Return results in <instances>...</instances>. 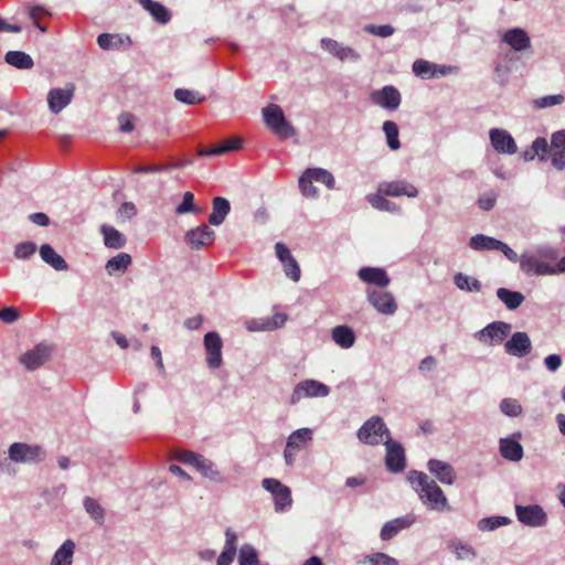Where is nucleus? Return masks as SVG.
<instances>
[{"label": "nucleus", "mask_w": 565, "mask_h": 565, "mask_svg": "<svg viewBox=\"0 0 565 565\" xmlns=\"http://www.w3.org/2000/svg\"><path fill=\"white\" fill-rule=\"evenodd\" d=\"M520 268L527 276L556 275V265H550L531 253H523L520 256Z\"/></svg>", "instance_id": "obj_5"}, {"label": "nucleus", "mask_w": 565, "mask_h": 565, "mask_svg": "<svg viewBox=\"0 0 565 565\" xmlns=\"http://www.w3.org/2000/svg\"><path fill=\"white\" fill-rule=\"evenodd\" d=\"M50 358V348L43 343L35 345L20 358V363L29 371L36 370Z\"/></svg>", "instance_id": "obj_14"}, {"label": "nucleus", "mask_w": 565, "mask_h": 565, "mask_svg": "<svg viewBox=\"0 0 565 565\" xmlns=\"http://www.w3.org/2000/svg\"><path fill=\"white\" fill-rule=\"evenodd\" d=\"M202 457H203L202 455L195 454V452L190 451V450L180 451L178 454V456H177V458L180 461H182L183 463L192 465L195 468L199 465V462H200Z\"/></svg>", "instance_id": "obj_64"}, {"label": "nucleus", "mask_w": 565, "mask_h": 565, "mask_svg": "<svg viewBox=\"0 0 565 565\" xmlns=\"http://www.w3.org/2000/svg\"><path fill=\"white\" fill-rule=\"evenodd\" d=\"M450 547L458 558H471L475 556L473 550L460 541L451 542Z\"/></svg>", "instance_id": "obj_61"}, {"label": "nucleus", "mask_w": 565, "mask_h": 565, "mask_svg": "<svg viewBox=\"0 0 565 565\" xmlns=\"http://www.w3.org/2000/svg\"><path fill=\"white\" fill-rule=\"evenodd\" d=\"M330 393L329 387L315 380H306L296 385L290 397L291 404H296L305 397H324Z\"/></svg>", "instance_id": "obj_6"}, {"label": "nucleus", "mask_w": 565, "mask_h": 565, "mask_svg": "<svg viewBox=\"0 0 565 565\" xmlns=\"http://www.w3.org/2000/svg\"><path fill=\"white\" fill-rule=\"evenodd\" d=\"M238 564L239 565H259L257 552L252 545L245 544L241 547L239 554H238Z\"/></svg>", "instance_id": "obj_45"}, {"label": "nucleus", "mask_w": 565, "mask_h": 565, "mask_svg": "<svg viewBox=\"0 0 565 565\" xmlns=\"http://www.w3.org/2000/svg\"><path fill=\"white\" fill-rule=\"evenodd\" d=\"M84 508L97 523L102 524L104 522L105 511L95 499L86 497L84 499Z\"/></svg>", "instance_id": "obj_42"}, {"label": "nucleus", "mask_w": 565, "mask_h": 565, "mask_svg": "<svg viewBox=\"0 0 565 565\" xmlns=\"http://www.w3.org/2000/svg\"><path fill=\"white\" fill-rule=\"evenodd\" d=\"M361 443L377 446L391 439V433L380 416H372L358 430Z\"/></svg>", "instance_id": "obj_2"}, {"label": "nucleus", "mask_w": 565, "mask_h": 565, "mask_svg": "<svg viewBox=\"0 0 565 565\" xmlns=\"http://www.w3.org/2000/svg\"><path fill=\"white\" fill-rule=\"evenodd\" d=\"M379 193L388 196H402L415 198L418 194L417 189L405 181H392L380 184Z\"/></svg>", "instance_id": "obj_21"}, {"label": "nucleus", "mask_w": 565, "mask_h": 565, "mask_svg": "<svg viewBox=\"0 0 565 565\" xmlns=\"http://www.w3.org/2000/svg\"><path fill=\"white\" fill-rule=\"evenodd\" d=\"M414 522V518L412 516H404V518H397L392 521L386 522L381 530V539L383 541H388L393 539L397 533L408 526L412 525Z\"/></svg>", "instance_id": "obj_28"}, {"label": "nucleus", "mask_w": 565, "mask_h": 565, "mask_svg": "<svg viewBox=\"0 0 565 565\" xmlns=\"http://www.w3.org/2000/svg\"><path fill=\"white\" fill-rule=\"evenodd\" d=\"M242 147V139L239 137H232L221 145L216 147H212L209 149L199 150V156L201 157H210V156H220L230 151L238 150Z\"/></svg>", "instance_id": "obj_29"}, {"label": "nucleus", "mask_w": 565, "mask_h": 565, "mask_svg": "<svg viewBox=\"0 0 565 565\" xmlns=\"http://www.w3.org/2000/svg\"><path fill=\"white\" fill-rule=\"evenodd\" d=\"M455 284L461 290L479 291L481 289V284L479 280L470 279L469 276L461 273L455 276Z\"/></svg>", "instance_id": "obj_49"}, {"label": "nucleus", "mask_w": 565, "mask_h": 565, "mask_svg": "<svg viewBox=\"0 0 565 565\" xmlns=\"http://www.w3.org/2000/svg\"><path fill=\"white\" fill-rule=\"evenodd\" d=\"M516 515L521 523L529 526H542L547 515L540 505L516 507Z\"/></svg>", "instance_id": "obj_15"}, {"label": "nucleus", "mask_w": 565, "mask_h": 565, "mask_svg": "<svg viewBox=\"0 0 565 565\" xmlns=\"http://www.w3.org/2000/svg\"><path fill=\"white\" fill-rule=\"evenodd\" d=\"M563 102H564V96H562V95H548V96H544V97L536 99L535 105L539 108H545V107L559 105Z\"/></svg>", "instance_id": "obj_63"}, {"label": "nucleus", "mask_w": 565, "mask_h": 565, "mask_svg": "<svg viewBox=\"0 0 565 565\" xmlns=\"http://www.w3.org/2000/svg\"><path fill=\"white\" fill-rule=\"evenodd\" d=\"M287 320L285 313H275L268 318H257L246 321L249 331H273L284 326Z\"/></svg>", "instance_id": "obj_20"}, {"label": "nucleus", "mask_w": 565, "mask_h": 565, "mask_svg": "<svg viewBox=\"0 0 565 565\" xmlns=\"http://www.w3.org/2000/svg\"><path fill=\"white\" fill-rule=\"evenodd\" d=\"M500 454L507 460L520 461L523 457V447L518 439L501 438Z\"/></svg>", "instance_id": "obj_27"}, {"label": "nucleus", "mask_w": 565, "mask_h": 565, "mask_svg": "<svg viewBox=\"0 0 565 565\" xmlns=\"http://www.w3.org/2000/svg\"><path fill=\"white\" fill-rule=\"evenodd\" d=\"M231 211L230 201L223 196H216L212 201V213L209 215V223L218 226L224 223Z\"/></svg>", "instance_id": "obj_25"}, {"label": "nucleus", "mask_w": 565, "mask_h": 565, "mask_svg": "<svg viewBox=\"0 0 565 565\" xmlns=\"http://www.w3.org/2000/svg\"><path fill=\"white\" fill-rule=\"evenodd\" d=\"M500 409L503 414L515 417L522 413V406L516 399L504 398L500 403Z\"/></svg>", "instance_id": "obj_52"}, {"label": "nucleus", "mask_w": 565, "mask_h": 565, "mask_svg": "<svg viewBox=\"0 0 565 565\" xmlns=\"http://www.w3.org/2000/svg\"><path fill=\"white\" fill-rule=\"evenodd\" d=\"M196 469L206 478L220 482L222 481V476L220 471L216 469L215 465L204 457L201 458Z\"/></svg>", "instance_id": "obj_41"}, {"label": "nucleus", "mask_w": 565, "mask_h": 565, "mask_svg": "<svg viewBox=\"0 0 565 565\" xmlns=\"http://www.w3.org/2000/svg\"><path fill=\"white\" fill-rule=\"evenodd\" d=\"M365 32L377 35L380 38H388L394 34L395 29L390 24H383V25H375V24H367L364 28Z\"/></svg>", "instance_id": "obj_57"}, {"label": "nucleus", "mask_w": 565, "mask_h": 565, "mask_svg": "<svg viewBox=\"0 0 565 565\" xmlns=\"http://www.w3.org/2000/svg\"><path fill=\"white\" fill-rule=\"evenodd\" d=\"M489 135L491 145L497 152L513 154L518 151L516 143L508 131L493 128Z\"/></svg>", "instance_id": "obj_16"}, {"label": "nucleus", "mask_w": 565, "mask_h": 565, "mask_svg": "<svg viewBox=\"0 0 565 565\" xmlns=\"http://www.w3.org/2000/svg\"><path fill=\"white\" fill-rule=\"evenodd\" d=\"M407 480L418 494L420 501L430 510L444 512L449 510L448 499L435 480L425 472L411 470Z\"/></svg>", "instance_id": "obj_1"}, {"label": "nucleus", "mask_w": 565, "mask_h": 565, "mask_svg": "<svg viewBox=\"0 0 565 565\" xmlns=\"http://www.w3.org/2000/svg\"><path fill=\"white\" fill-rule=\"evenodd\" d=\"M75 93V85L68 83L64 88H53L47 94V104L52 113L58 114L65 108L73 99Z\"/></svg>", "instance_id": "obj_10"}, {"label": "nucleus", "mask_w": 565, "mask_h": 565, "mask_svg": "<svg viewBox=\"0 0 565 565\" xmlns=\"http://www.w3.org/2000/svg\"><path fill=\"white\" fill-rule=\"evenodd\" d=\"M511 324L504 321H494L480 330L476 338L479 342L492 347L502 343L511 332Z\"/></svg>", "instance_id": "obj_4"}, {"label": "nucleus", "mask_w": 565, "mask_h": 565, "mask_svg": "<svg viewBox=\"0 0 565 565\" xmlns=\"http://www.w3.org/2000/svg\"><path fill=\"white\" fill-rule=\"evenodd\" d=\"M358 277L366 282L381 288L388 286L391 279L383 268L379 267H362L358 271Z\"/></svg>", "instance_id": "obj_24"}, {"label": "nucleus", "mask_w": 565, "mask_h": 565, "mask_svg": "<svg viewBox=\"0 0 565 565\" xmlns=\"http://www.w3.org/2000/svg\"><path fill=\"white\" fill-rule=\"evenodd\" d=\"M4 61L15 68L30 70L34 63L32 57L22 51H9L6 53Z\"/></svg>", "instance_id": "obj_36"}, {"label": "nucleus", "mask_w": 565, "mask_h": 565, "mask_svg": "<svg viewBox=\"0 0 565 565\" xmlns=\"http://www.w3.org/2000/svg\"><path fill=\"white\" fill-rule=\"evenodd\" d=\"M497 194L493 191L481 194L478 199V205L483 211H490L494 207Z\"/></svg>", "instance_id": "obj_62"}, {"label": "nucleus", "mask_w": 565, "mask_h": 565, "mask_svg": "<svg viewBox=\"0 0 565 565\" xmlns=\"http://www.w3.org/2000/svg\"><path fill=\"white\" fill-rule=\"evenodd\" d=\"M312 438V431L309 428H300L294 431L287 439L286 446L299 451Z\"/></svg>", "instance_id": "obj_39"}, {"label": "nucleus", "mask_w": 565, "mask_h": 565, "mask_svg": "<svg viewBox=\"0 0 565 565\" xmlns=\"http://www.w3.org/2000/svg\"><path fill=\"white\" fill-rule=\"evenodd\" d=\"M497 296L510 310L519 308L524 301V296L521 292L512 291L507 288H499Z\"/></svg>", "instance_id": "obj_37"}, {"label": "nucleus", "mask_w": 565, "mask_h": 565, "mask_svg": "<svg viewBox=\"0 0 565 565\" xmlns=\"http://www.w3.org/2000/svg\"><path fill=\"white\" fill-rule=\"evenodd\" d=\"M183 167L182 162L163 163V164H150V166H137L132 169L134 173H156L162 172L170 169H177Z\"/></svg>", "instance_id": "obj_47"}, {"label": "nucleus", "mask_w": 565, "mask_h": 565, "mask_svg": "<svg viewBox=\"0 0 565 565\" xmlns=\"http://www.w3.org/2000/svg\"><path fill=\"white\" fill-rule=\"evenodd\" d=\"M369 302L383 315H393L397 310V303L391 292L383 290H369Z\"/></svg>", "instance_id": "obj_13"}, {"label": "nucleus", "mask_w": 565, "mask_h": 565, "mask_svg": "<svg viewBox=\"0 0 565 565\" xmlns=\"http://www.w3.org/2000/svg\"><path fill=\"white\" fill-rule=\"evenodd\" d=\"M200 212L201 210L194 204V194L190 191L183 194L182 202L175 207V213L179 215Z\"/></svg>", "instance_id": "obj_48"}, {"label": "nucleus", "mask_w": 565, "mask_h": 565, "mask_svg": "<svg viewBox=\"0 0 565 565\" xmlns=\"http://www.w3.org/2000/svg\"><path fill=\"white\" fill-rule=\"evenodd\" d=\"M137 214V207L132 202L122 203L117 211V218L121 222L132 218Z\"/></svg>", "instance_id": "obj_59"}, {"label": "nucleus", "mask_w": 565, "mask_h": 565, "mask_svg": "<svg viewBox=\"0 0 565 565\" xmlns=\"http://www.w3.org/2000/svg\"><path fill=\"white\" fill-rule=\"evenodd\" d=\"M263 116L267 127L277 136L289 138L295 135L294 127L286 120L282 109L270 104L263 109Z\"/></svg>", "instance_id": "obj_3"}, {"label": "nucleus", "mask_w": 565, "mask_h": 565, "mask_svg": "<svg viewBox=\"0 0 565 565\" xmlns=\"http://www.w3.org/2000/svg\"><path fill=\"white\" fill-rule=\"evenodd\" d=\"M99 232L103 235L105 246L108 248L120 249L127 243L125 235L114 226L103 224Z\"/></svg>", "instance_id": "obj_26"}, {"label": "nucleus", "mask_w": 565, "mask_h": 565, "mask_svg": "<svg viewBox=\"0 0 565 565\" xmlns=\"http://www.w3.org/2000/svg\"><path fill=\"white\" fill-rule=\"evenodd\" d=\"M206 363L211 369H217L222 364V339L217 332H207L204 337Z\"/></svg>", "instance_id": "obj_11"}, {"label": "nucleus", "mask_w": 565, "mask_h": 565, "mask_svg": "<svg viewBox=\"0 0 565 565\" xmlns=\"http://www.w3.org/2000/svg\"><path fill=\"white\" fill-rule=\"evenodd\" d=\"M500 243L501 241L494 237L477 234L470 238L469 246L475 250H497L499 249Z\"/></svg>", "instance_id": "obj_38"}, {"label": "nucleus", "mask_w": 565, "mask_h": 565, "mask_svg": "<svg viewBox=\"0 0 565 565\" xmlns=\"http://www.w3.org/2000/svg\"><path fill=\"white\" fill-rule=\"evenodd\" d=\"M371 98L374 104L390 110L397 109L401 104V94L393 86H385L380 90L373 92Z\"/></svg>", "instance_id": "obj_17"}, {"label": "nucleus", "mask_w": 565, "mask_h": 565, "mask_svg": "<svg viewBox=\"0 0 565 565\" xmlns=\"http://www.w3.org/2000/svg\"><path fill=\"white\" fill-rule=\"evenodd\" d=\"M427 468L441 483L448 486L455 483L456 473L451 465L438 459H430L427 462Z\"/></svg>", "instance_id": "obj_22"}, {"label": "nucleus", "mask_w": 565, "mask_h": 565, "mask_svg": "<svg viewBox=\"0 0 565 565\" xmlns=\"http://www.w3.org/2000/svg\"><path fill=\"white\" fill-rule=\"evenodd\" d=\"M532 151L535 156H539L541 161H545L547 159V154L550 156V146L545 138L539 137L532 143Z\"/></svg>", "instance_id": "obj_56"}, {"label": "nucleus", "mask_w": 565, "mask_h": 565, "mask_svg": "<svg viewBox=\"0 0 565 565\" xmlns=\"http://www.w3.org/2000/svg\"><path fill=\"white\" fill-rule=\"evenodd\" d=\"M509 520L504 516H491L484 518L479 522V529L481 531H493L501 525H505Z\"/></svg>", "instance_id": "obj_55"}, {"label": "nucleus", "mask_w": 565, "mask_h": 565, "mask_svg": "<svg viewBox=\"0 0 565 565\" xmlns=\"http://www.w3.org/2000/svg\"><path fill=\"white\" fill-rule=\"evenodd\" d=\"M383 131L386 136L387 146L392 150H397L401 147L398 140V127L394 121L387 120L383 124Z\"/></svg>", "instance_id": "obj_40"}, {"label": "nucleus", "mask_w": 565, "mask_h": 565, "mask_svg": "<svg viewBox=\"0 0 565 565\" xmlns=\"http://www.w3.org/2000/svg\"><path fill=\"white\" fill-rule=\"evenodd\" d=\"M386 448L385 466L392 473H399L406 468V457L403 446L392 438L384 441Z\"/></svg>", "instance_id": "obj_7"}, {"label": "nucleus", "mask_w": 565, "mask_h": 565, "mask_svg": "<svg viewBox=\"0 0 565 565\" xmlns=\"http://www.w3.org/2000/svg\"><path fill=\"white\" fill-rule=\"evenodd\" d=\"M97 43L103 50L117 49L121 43V40L116 34L102 33L97 38Z\"/></svg>", "instance_id": "obj_53"}, {"label": "nucleus", "mask_w": 565, "mask_h": 565, "mask_svg": "<svg viewBox=\"0 0 565 565\" xmlns=\"http://www.w3.org/2000/svg\"><path fill=\"white\" fill-rule=\"evenodd\" d=\"M370 565H397V561L385 553H375L365 557Z\"/></svg>", "instance_id": "obj_58"}, {"label": "nucleus", "mask_w": 565, "mask_h": 565, "mask_svg": "<svg viewBox=\"0 0 565 565\" xmlns=\"http://www.w3.org/2000/svg\"><path fill=\"white\" fill-rule=\"evenodd\" d=\"M381 194L382 193L369 195V202L371 203V205L374 209L380 210V211H388V212L396 211L397 210L396 204L388 201Z\"/></svg>", "instance_id": "obj_51"}, {"label": "nucleus", "mask_w": 565, "mask_h": 565, "mask_svg": "<svg viewBox=\"0 0 565 565\" xmlns=\"http://www.w3.org/2000/svg\"><path fill=\"white\" fill-rule=\"evenodd\" d=\"M174 97L178 102L186 105H196L204 100V97L199 96V93L184 88L175 89Z\"/></svg>", "instance_id": "obj_46"}, {"label": "nucleus", "mask_w": 565, "mask_h": 565, "mask_svg": "<svg viewBox=\"0 0 565 565\" xmlns=\"http://www.w3.org/2000/svg\"><path fill=\"white\" fill-rule=\"evenodd\" d=\"M502 42L510 45L514 51H525L531 46L529 34L520 28L510 29L502 35Z\"/></svg>", "instance_id": "obj_23"}, {"label": "nucleus", "mask_w": 565, "mask_h": 565, "mask_svg": "<svg viewBox=\"0 0 565 565\" xmlns=\"http://www.w3.org/2000/svg\"><path fill=\"white\" fill-rule=\"evenodd\" d=\"M184 241L190 248L201 249L214 243L215 232L207 225L202 224L195 228L189 230L184 235Z\"/></svg>", "instance_id": "obj_9"}, {"label": "nucleus", "mask_w": 565, "mask_h": 565, "mask_svg": "<svg viewBox=\"0 0 565 565\" xmlns=\"http://www.w3.org/2000/svg\"><path fill=\"white\" fill-rule=\"evenodd\" d=\"M308 170L315 181L323 183L330 190L334 189L335 180L328 170L322 168H308Z\"/></svg>", "instance_id": "obj_44"}, {"label": "nucleus", "mask_w": 565, "mask_h": 565, "mask_svg": "<svg viewBox=\"0 0 565 565\" xmlns=\"http://www.w3.org/2000/svg\"><path fill=\"white\" fill-rule=\"evenodd\" d=\"M321 46L323 50L328 51L330 54H332L342 62H355L360 57L359 53L354 49L350 46H343L335 40L329 38H324L321 40Z\"/></svg>", "instance_id": "obj_19"}, {"label": "nucleus", "mask_w": 565, "mask_h": 565, "mask_svg": "<svg viewBox=\"0 0 565 565\" xmlns=\"http://www.w3.org/2000/svg\"><path fill=\"white\" fill-rule=\"evenodd\" d=\"M268 483H273L274 487H277L278 490L280 491L277 492L276 495H274L275 510L277 512H281L288 509L292 503L290 489L287 486L282 484L280 481H268Z\"/></svg>", "instance_id": "obj_35"}, {"label": "nucleus", "mask_w": 565, "mask_h": 565, "mask_svg": "<svg viewBox=\"0 0 565 565\" xmlns=\"http://www.w3.org/2000/svg\"><path fill=\"white\" fill-rule=\"evenodd\" d=\"M532 350V342L526 332L518 331L504 343V351L516 358L526 356Z\"/></svg>", "instance_id": "obj_12"}, {"label": "nucleus", "mask_w": 565, "mask_h": 565, "mask_svg": "<svg viewBox=\"0 0 565 565\" xmlns=\"http://www.w3.org/2000/svg\"><path fill=\"white\" fill-rule=\"evenodd\" d=\"M41 258L52 266L55 270H66L68 268L65 259L58 255L50 244H43L40 247Z\"/></svg>", "instance_id": "obj_31"}, {"label": "nucleus", "mask_w": 565, "mask_h": 565, "mask_svg": "<svg viewBox=\"0 0 565 565\" xmlns=\"http://www.w3.org/2000/svg\"><path fill=\"white\" fill-rule=\"evenodd\" d=\"M436 65L425 60H417L413 64V72L422 78H430L436 76V72L433 71Z\"/></svg>", "instance_id": "obj_50"}, {"label": "nucleus", "mask_w": 565, "mask_h": 565, "mask_svg": "<svg viewBox=\"0 0 565 565\" xmlns=\"http://www.w3.org/2000/svg\"><path fill=\"white\" fill-rule=\"evenodd\" d=\"M550 158L556 169L565 168V130H558L552 135Z\"/></svg>", "instance_id": "obj_18"}, {"label": "nucleus", "mask_w": 565, "mask_h": 565, "mask_svg": "<svg viewBox=\"0 0 565 565\" xmlns=\"http://www.w3.org/2000/svg\"><path fill=\"white\" fill-rule=\"evenodd\" d=\"M36 250V245L32 242H22L19 243L14 248V256L18 259H28L32 255H34Z\"/></svg>", "instance_id": "obj_54"}, {"label": "nucleus", "mask_w": 565, "mask_h": 565, "mask_svg": "<svg viewBox=\"0 0 565 565\" xmlns=\"http://www.w3.org/2000/svg\"><path fill=\"white\" fill-rule=\"evenodd\" d=\"M140 4L150 12L152 18L161 23L166 24L170 21L171 14L169 10L159 2L152 0H139Z\"/></svg>", "instance_id": "obj_34"}, {"label": "nucleus", "mask_w": 565, "mask_h": 565, "mask_svg": "<svg viewBox=\"0 0 565 565\" xmlns=\"http://www.w3.org/2000/svg\"><path fill=\"white\" fill-rule=\"evenodd\" d=\"M332 340L342 349L351 348L355 342V334L348 326H338L332 329Z\"/></svg>", "instance_id": "obj_32"}, {"label": "nucleus", "mask_w": 565, "mask_h": 565, "mask_svg": "<svg viewBox=\"0 0 565 565\" xmlns=\"http://www.w3.org/2000/svg\"><path fill=\"white\" fill-rule=\"evenodd\" d=\"M313 181L315 180L311 178L308 169L299 178V189L303 196L309 199H315L318 196L317 188L312 184Z\"/></svg>", "instance_id": "obj_43"}, {"label": "nucleus", "mask_w": 565, "mask_h": 565, "mask_svg": "<svg viewBox=\"0 0 565 565\" xmlns=\"http://www.w3.org/2000/svg\"><path fill=\"white\" fill-rule=\"evenodd\" d=\"M131 256L128 253H119L106 263V271L109 276L121 275L131 265Z\"/></svg>", "instance_id": "obj_30"}, {"label": "nucleus", "mask_w": 565, "mask_h": 565, "mask_svg": "<svg viewBox=\"0 0 565 565\" xmlns=\"http://www.w3.org/2000/svg\"><path fill=\"white\" fill-rule=\"evenodd\" d=\"M282 266L287 277L294 281H298L300 279V267L294 257L288 262L282 263Z\"/></svg>", "instance_id": "obj_60"}, {"label": "nucleus", "mask_w": 565, "mask_h": 565, "mask_svg": "<svg viewBox=\"0 0 565 565\" xmlns=\"http://www.w3.org/2000/svg\"><path fill=\"white\" fill-rule=\"evenodd\" d=\"M74 551V542L72 540H66L54 553L51 565H72Z\"/></svg>", "instance_id": "obj_33"}, {"label": "nucleus", "mask_w": 565, "mask_h": 565, "mask_svg": "<svg viewBox=\"0 0 565 565\" xmlns=\"http://www.w3.org/2000/svg\"><path fill=\"white\" fill-rule=\"evenodd\" d=\"M9 457L14 462H36L42 459L43 450L38 445L14 443L9 448Z\"/></svg>", "instance_id": "obj_8"}]
</instances>
